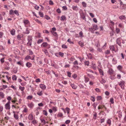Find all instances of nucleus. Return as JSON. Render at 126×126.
Returning <instances> with one entry per match:
<instances>
[{"label":"nucleus","mask_w":126,"mask_h":126,"mask_svg":"<svg viewBox=\"0 0 126 126\" xmlns=\"http://www.w3.org/2000/svg\"><path fill=\"white\" fill-rule=\"evenodd\" d=\"M19 89L22 91H23L25 89L24 87H22L21 86H20L19 87Z\"/></svg>","instance_id":"nucleus-27"},{"label":"nucleus","mask_w":126,"mask_h":126,"mask_svg":"<svg viewBox=\"0 0 126 126\" xmlns=\"http://www.w3.org/2000/svg\"><path fill=\"white\" fill-rule=\"evenodd\" d=\"M81 17L85 21H86V18L84 14H83V15L81 16Z\"/></svg>","instance_id":"nucleus-37"},{"label":"nucleus","mask_w":126,"mask_h":126,"mask_svg":"<svg viewBox=\"0 0 126 126\" xmlns=\"http://www.w3.org/2000/svg\"><path fill=\"white\" fill-rule=\"evenodd\" d=\"M72 8L74 10L77 11L78 9V8L77 6H74L73 5L72 6Z\"/></svg>","instance_id":"nucleus-9"},{"label":"nucleus","mask_w":126,"mask_h":126,"mask_svg":"<svg viewBox=\"0 0 126 126\" xmlns=\"http://www.w3.org/2000/svg\"><path fill=\"white\" fill-rule=\"evenodd\" d=\"M109 48L112 51L116 52L115 50V47L113 46H111L109 47Z\"/></svg>","instance_id":"nucleus-8"},{"label":"nucleus","mask_w":126,"mask_h":126,"mask_svg":"<svg viewBox=\"0 0 126 126\" xmlns=\"http://www.w3.org/2000/svg\"><path fill=\"white\" fill-rule=\"evenodd\" d=\"M10 101L8 102L5 105V108L6 109H10Z\"/></svg>","instance_id":"nucleus-4"},{"label":"nucleus","mask_w":126,"mask_h":126,"mask_svg":"<svg viewBox=\"0 0 126 126\" xmlns=\"http://www.w3.org/2000/svg\"><path fill=\"white\" fill-rule=\"evenodd\" d=\"M4 58H1L0 59V61H1V63H3L4 62Z\"/></svg>","instance_id":"nucleus-56"},{"label":"nucleus","mask_w":126,"mask_h":126,"mask_svg":"<svg viewBox=\"0 0 126 126\" xmlns=\"http://www.w3.org/2000/svg\"><path fill=\"white\" fill-rule=\"evenodd\" d=\"M95 90L97 92H100V90L99 88H96L95 89Z\"/></svg>","instance_id":"nucleus-63"},{"label":"nucleus","mask_w":126,"mask_h":126,"mask_svg":"<svg viewBox=\"0 0 126 126\" xmlns=\"http://www.w3.org/2000/svg\"><path fill=\"white\" fill-rule=\"evenodd\" d=\"M51 32L54 36L56 37L57 36V34L56 32H55L54 31H51Z\"/></svg>","instance_id":"nucleus-17"},{"label":"nucleus","mask_w":126,"mask_h":126,"mask_svg":"<svg viewBox=\"0 0 126 126\" xmlns=\"http://www.w3.org/2000/svg\"><path fill=\"white\" fill-rule=\"evenodd\" d=\"M67 76L69 77H71V73L69 71H68L67 72Z\"/></svg>","instance_id":"nucleus-44"},{"label":"nucleus","mask_w":126,"mask_h":126,"mask_svg":"<svg viewBox=\"0 0 126 126\" xmlns=\"http://www.w3.org/2000/svg\"><path fill=\"white\" fill-rule=\"evenodd\" d=\"M26 66L29 67V68L30 67H31L32 66V64L31 63H27L26 64Z\"/></svg>","instance_id":"nucleus-20"},{"label":"nucleus","mask_w":126,"mask_h":126,"mask_svg":"<svg viewBox=\"0 0 126 126\" xmlns=\"http://www.w3.org/2000/svg\"><path fill=\"white\" fill-rule=\"evenodd\" d=\"M114 71L112 69H109L108 72L109 74L111 75L113 73Z\"/></svg>","instance_id":"nucleus-14"},{"label":"nucleus","mask_w":126,"mask_h":126,"mask_svg":"<svg viewBox=\"0 0 126 126\" xmlns=\"http://www.w3.org/2000/svg\"><path fill=\"white\" fill-rule=\"evenodd\" d=\"M110 102L112 104L114 103V99L113 98H111L110 99Z\"/></svg>","instance_id":"nucleus-42"},{"label":"nucleus","mask_w":126,"mask_h":126,"mask_svg":"<svg viewBox=\"0 0 126 126\" xmlns=\"http://www.w3.org/2000/svg\"><path fill=\"white\" fill-rule=\"evenodd\" d=\"M119 84L122 89H124V82L123 81H120Z\"/></svg>","instance_id":"nucleus-6"},{"label":"nucleus","mask_w":126,"mask_h":126,"mask_svg":"<svg viewBox=\"0 0 126 126\" xmlns=\"http://www.w3.org/2000/svg\"><path fill=\"white\" fill-rule=\"evenodd\" d=\"M56 12L58 13H60L61 12V10L59 8H58L57 9Z\"/></svg>","instance_id":"nucleus-43"},{"label":"nucleus","mask_w":126,"mask_h":126,"mask_svg":"<svg viewBox=\"0 0 126 126\" xmlns=\"http://www.w3.org/2000/svg\"><path fill=\"white\" fill-rule=\"evenodd\" d=\"M119 18L120 19L122 20L123 19H126V17L125 16L122 15L120 16Z\"/></svg>","instance_id":"nucleus-19"},{"label":"nucleus","mask_w":126,"mask_h":126,"mask_svg":"<svg viewBox=\"0 0 126 126\" xmlns=\"http://www.w3.org/2000/svg\"><path fill=\"white\" fill-rule=\"evenodd\" d=\"M12 79L14 80H16L17 79V77L15 75H14L12 76Z\"/></svg>","instance_id":"nucleus-28"},{"label":"nucleus","mask_w":126,"mask_h":126,"mask_svg":"<svg viewBox=\"0 0 126 126\" xmlns=\"http://www.w3.org/2000/svg\"><path fill=\"white\" fill-rule=\"evenodd\" d=\"M43 114L47 116V111L46 110H43Z\"/></svg>","instance_id":"nucleus-36"},{"label":"nucleus","mask_w":126,"mask_h":126,"mask_svg":"<svg viewBox=\"0 0 126 126\" xmlns=\"http://www.w3.org/2000/svg\"><path fill=\"white\" fill-rule=\"evenodd\" d=\"M3 34L2 32H0V38L2 37Z\"/></svg>","instance_id":"nucleus-58"},{"label":"nucleus","mask_w":126,"mask_h":126,"mask_svg":"<svg viewBox=\"0 0 126 126\" xmlns=\"http://www.w3.org/2000/svg\"><path fill=\"white\" fill-rule=\"evenodd\" d=\"M45 18L47 20H48L50 19V17L47 15L45 16Z\"/></svg>","instance_id":"nucleus-54"},{"label":"nucleus","mask_w":126,"mask_h":126,"mask_svg":"<svg viewBox=\"0 0 126 126\" xmlns=\"http://www.w3.org/2000/svg\"><path fill=\"white\" fill-rule=\"evenodd\" d=\"M43 41V39H39L37 43L38 44H40Z\"/></svg>","instance_id":"nucleus-32"},{"label":"nucleus","mask_w":126,"mask_h":126,"mask_svg":"<svg viewBox=\"0 0 126 126\" xmlns=\"http://www.w3.org/2000/svg\"><path fill=\"white\" fill-rule=\"evenodd\" d=\"M72 77L74 79L76 78L77 77V75L76 74H74L72 76Z\"/></svg>","instance_id":"nucleus-60"},{"label":"nucleus","mask_w":126,"mask_h":126,"mask_svg":"<svg viewBox=\"0 0 126 126\" xmlns=\"http://www.w3.org/2000/svg\"><path fill=\"white\" fill-rule=\"evenodd\" d=\"M102 98V97L100 96H97V100H100Z\"/></svg>","instance_id":"nucleus-45"},{"label":"nucleus","mask_w":126,"mask_h":126,"mask_svg":"<svg viewBox=\"0 0 126 126\" xmlns=\"http://www.w3.org/2000/svg\"><path fill=\"white\" fill-rule=\"evenodd\" d=\"M99 71L100 74L102 75V76H104L103 72L102 70L101 69H99Z\"/></svg>","instance_id":"nucleus-24"},{"label":"nucleus","mask_w":126,"mask_h":126,"mask_svg":"<svg viewBox=\"0 0 126 126\" xmlns=\"http://www.w3.org/2000/svg\"><path fill=\"white\" fill-rule=\"evenodd\" d=\"M34 57L32 58L30 56H27L25 57V59L27 60L30 59L32 60H34Z\"/></svg>","instance_id":"nucleus-16"},{"label":"nucleus","mask_w":126,"mask_h":126,"mask_svg":"<svg viewBox=\"0 0 126 126\" xmlns=\"http://www.w3.org/2000/svg\"><path fill=\"white\" fill-rule=\"evenodd\" d=\"M62 7L63 10H66L67 9V8L66 6H63Z\"/></svg>","instance_id":"nucleus-41"},{"label":"nucleus","mask_w":126,"mask_h":126,"mask_svg":"<svg viewBox=\"0 0 126 126\" xmlns=\"http://www.w3.org/2000/svg\"><path fill=\"white\" fill-rule=\"evenodd\" d=\"M35 81L36 82H40V79L38 78L36 79Z\"/></svg>","instance_id":"nucleus-61"},{"label":"nucleus","mask_w":126,"mask_h":126,"mask_svg":"<svg viewBox=\"0 0 126 126\" xmlns=\"http://www.w3.org/2000/svg\"><path fill=\"white\" fill-rule=\"evenodd\" d=\"M95 46L97 47H98L100 46V45L98 41H97V42H96L95 44Z\"/></svg>","instance_id":"nucleus-23"},{"label":"nucleus","mask_w":126,"mask_h":126,"mask_svg":"<svg viewBox=\"0 0 126 126\" xmlns=\"http://www.w3.org/2000/svg\"><path fill=\"white\" fill-rule=\"evenodd\" d=\"M121 38L120 37L118 38L116 40V43L119 46H121V41L120 40Z\"/></svg>","instance_id":"nucleus-5"},{"label":"nucleus","mask_w":126,"mask_h":126,"mask_svg":"<svg viewBox=\"0 0 126 126\" xmlns=\"http://www.w3.org/2000/svg\"><path fill=\"white\" fill-rule=\"evenodd\" d=\"M23 22L25 27H27L30 25V23L29 21L27 20H24L23 21Z\"/></svg>","instance_id":"nucleus-3"},{"label":"nucleus","mask_w":126,"mask_h":126,"mask_svg":"<svg viewBox=\"0 0 126 126\" xmlns=\"http://www.w3.org/2000/svg\"><path fill=\"white\" fill-rule=\"evenodd\" d=\"M28 105L30 108H32L34 106V104L32 103L30 104H28Z\"/></svg>","instance_id":"nucleus-26"},{"label":"nucleus","mask_w":126,"mask_h":126,"mask_svg":"<svg viewBox=\"0 0 126 126\" xmlns=\"http://www.w3.org/2000/svg\"><path fill=\"white\" fill-rule=\"evenodd\" d=\"M67 111L68 114H69V112L70 109L68 108H66L65 109Z\"/></svg>","instance_id":"nucleus-39"},{"label":"nucleus","mask_w":126,"mask_h":126,"mask_svg":"<svg viewBox=\"0 0 126 126\" xmlns=\"http://www.w3.org/2000/svg\"><path fill=\"white\" fill-rule=\"evenodd\" d=\"M116 31L117 33H119L120 32V29L118 28H116Z\"/></svg>","instance_id":"nucleus-47"},{"label":"nucleus","mask_w":126,"mask_h":126,"mask_svg":"<svg viewBox=\"0 0 126 126\" xmlns=\"http://www.w3.org/2000/svg\"><path fill=\"white\" fill-rule=\"evenodd\" d=\"M79 37H83V33L82 31H80L79 33Z\"/></svg>","instance_id":"nucleus-35"},{"label":"nucleus","mask_w":126,"mask_h":126,"mask_svg":"<svg viewBox=\"0 0 126 126\" xmlns=\"http://www.w3.org/2000/svg\"><path fill=\"white\" fill-rule=\"evenodd\" d=\"M40 87L43 89H45L46 88L45 85L43 84H40Z\"/></svg>","instance_id":"nucleus-11"},{"label":"nucleus","mask_w":126,"mask_h":126,"mask_svg":"<svg viewBox=\"0 0 126 126\" xmlns=\"http://www.w3.org/2000/svg\"><path fill=\"white\" fill-rule=\"evenodd\" d=\"M48 45V44L47 42L43 43L41 46L44 47H47V46Z\"/></svg>","instance_id":"nucleus-15"},{"label":"nucleus","mask_w":126,"mask_h":126,"mask_svg":"<svg viewBox=\"0 0 126 126\" xmlns=\"http://www.w3.org/2000/svg\"><path fill=\"white\" fill-rule=\"evenodd\" d=\"M72 88L74 89H76L77 88V86L74 84H72L71 85Z\"/></svg>","instance_id":"nucleus-29"},{"label":"nucleus","mask_w":126,"mask_h":126,"mask_svg":"<svg viewBox=\"0 0 126 126\" xmlns=\"http://www.w3.org/2000/svg\"><path fill=\"white\" fill-rule=\"evenodd\" d=\"M6 64L7 65H8V66H7V65H6L5 67V68L6 70H9L10 68V67L8 66L9 65V64L7 62Z\"/></svg>","instance_id":"nucleus-18"},{"label":"nucleus","mask_w":126,"mask_h":126,"mask_svg":"<svg viewBox=\"0 0 126 126\" xmlns=\"http://www.w3.org/2000/svg\"><path fill=\"white\" fill-rule=\"evenodd\" d=\"M39 14L40 16L41 17H43V13L41 12H39Z\"/></svg>","instance_id":"nucleus-38"},{"label":"nucleus","mask_w":126,"mask_h":126,"mask_svg":"<svg viewBox=\"0 0 126 126\" xmlns=\"http://www.w3.org/2000/svg\"><path fill=\"white\" fill-rule=\"evenodd\" d=\"M33 98V96L32 95L28 96L27 98L28 99L31 100Z\"/></svg>","instance_id":"nucleus-34"},{"label":"nucleus","mask_w":126,"mask_h":126,"mask_svg":"<svg viewBox=\"0 0 126 126\" xmlns=\"http://www.w3.org/2000/svg\"><path fill=\"white\" fill-rule=\"evenodd\" d=\"M23 35L22 34L18 35L17 36V39L18 40H21V38L22 37Z\"/></svg>","instance_id":"nucleus-10"},{"label":"nucleus","mask_w":126,"mask_h":126,"mask_svg":"<svg viewBox=\"0 0 126 126\" xmlns=\"http://www.w3.org/2000/svg\"><path fill=\"white\" fill-rule=\"evenodd\" d=\"M73 64L74 65H78V62L77 61H75L73 63Z\"/></svg>","instance_id":"nucleus-64"},{"label":"nucleus","mask_w":126,"mask_h":126,"mask_svg":"<svg viewBox=\"0 0 126 126\" xmlns=\"http://www.w3.org/2000/svg\"><path fill=\"white\" fill-rule=\"evenodd\" d=\"M122 68V67L120 65H118L117 67L118 69L120 70Z\"/></svg>","instance_id":"nucleus-51"},{"label":"nucleus","mask_w":126,"mask_h":126,"mask_svg":"<svg viewBox=\"0 0 126 126\" xmlns=\"http://www.w3.org/2000/svg\"><path fill=\"white\" fill-rule=\"evenodd\" d=\"M27 39L28 41V42L27 44H28L30 46H31L32 45V37L31 35H29L28 36Z\"/></svg>","instance_id":"nucleus-2"},{"label":"nucleus","mask_w":126,"mask_h":126,"mask_svg":"<svg viewBox=\"0 0 126 126\" xmlns=\"http://www.w3.org/2000/svg\"><path fill=\"white\" fill-rule=\"evenodd\" d=\"M41 120L42 122L44 124H45L46 123V122L43 119H41Z\"/></svg>","instance_id":"nucleus-55"},{"label":"nucleus","mask_w":126,"mask_h":126,"mask_svg":"<svg viewBox=\"0 0 126 126\" xmlns=\"http://www.w3.org/2000/svg\"><path fill=\"white\" fill-rule=\"evenodd\" d=\"M105 52L106 54H109L110 52V50H107L105 51Z\"/></svg>","instance_id":"nucleus-46"},{"label":"nucleus","mask_w":126,"mask_h":126,"mask_svg":"<svg viewBox=\"0 0 126 126\" xmlns=\"http://www.w3.org/2000/svg\"><path fill=\"white\" fill-rule=\"evenodd\" d=\"M0 96L2 98H4V95L3 92H0Z\"/></svg>","instance_id":"nucleus-22"},{"label":"nucleus","mask_w":126,"mask_h":126,"mask_svg":"<svg viewBox=\"0 0 126 126\" xmlns=\"http://www.w3.org/2000/svg\"><path fill=\"white\" fill-rule=\"evenodd\" d=\"M62 47L63 48H67V47L64 44L62 45Z\"/></svg>","instance_id":"nucleus-49"},{"label":"nucleus","mask_w":126,"mask_h":126,"mask_svg":"<svg viewBox=\"0 0 126 126\" xmlns=\"http://www.w3.org/2000/svg\"><path fill=\"white\" fill-rule=\"evenodd\" d=\"M70 120H67L65 122V123L66 124H69L70 122Z\"/></svg>","instance_id":"nucleus-57"},{"label":"nucleus","mask_w":126,"mask_h":126,"mask_svg":"<svg viewBox=\"0 0 126 126\" xmlns=\"http://www.w3.org/2000/svg\"><path fill=\"white\" fill-rule=\"evenodd\" d=\"M89 14L90 15V16L92 17H94V15L92 13H89Z\"/></svg>","instance_id":"nucleus-59"},{"label":"nucleus","mask_w":126,"mask_h":126,"mask_svg":"<svg viewBox=\"0 0 126 126\" xmlns=\"http://www.w3.org/2000/svg\"><path fill=\"white\" fill-rule=\"evenodd\" d=\"M33 115L32 114H30L29 115L28 117V118L29 120H32L33 119Z\"/></svg>","instance_id":"nucleus-12"},{"label":"nucleus","mask_w":126,"mask_h":126,"mask_svg":"<svg viewBox=\"0 0 126 126\" xmlns=\"http://www.w3.org/2000/svg\"><path fill=\"white\" fill-rule=\"evenodd\" d=\"M15 14L17 16H19V14L18 11L17 10L14 11L12 9H11L9 11V14L10 15H13Z\"/></svg>","instance_id":"nucleus-1"},{"label":"nucleus","mask_w":126,"mask_h":126,"mask_svg":"<svg viewBox=\"0 0 126 126\" xmlns=\"http://www.w3.org/2000/svg\"><path fill=\"white\" fill-rule=\"evenodd\" d=\"M67 41L70 44H73V42H72L71 41L70 39H68L67 40Z\"/></svg>","instance_id":"nucleus-62"},{"label":"nucleus","mask_w":126,"mask_h":126,"mask_svg":"<svg viewBox=\"0 0 126 126\" xmlns=\"http://www.w3.org/2000/svg\"><path fill=\"white\" fill-rule=\"evenodd\" d=\"M23 33L24 34H28L30 33V31L28 30V28H27L25 32H23Z\"/></svg>","instance_id":"nucleus-25"},{"label":"nucleus","mask_w":126,"mask_h":126,"mask_svg":"<svg viewBox=\"0 0 126 126\" xmlns=\"http://www.w3.org/2000/svg\"><path fill=\"white\" fill-rule=\"evenodd\" d=\"M66 20V18L64 16H62L61 17V21H64Z\"/></svg>","instance_id":"nucleus-13"},{"label":"nucleus","mask_w":126,"mask_h":126,"mask_svg":"<svg viewBox=\"0 0 126 126\" xmlns=\"http://www.w3.org/2000/svg\"><path fill=\"white\" fill-rule=\"evenodd\" d=\"M111 120L110 119H108L107 121V123L108 124H109L110 125L111 124Z\"/></svg>","instance_id":"nucleus-40"},{"label":"nucleus","mask_w":126,"mask_h":126,"mask_svg":"<svg viewBox=\"0 0 126 126\" xmlns=\"http://www.w3.org/2000/svg\"><path fill=\"white\" fill-rule=\"evenodd\" d=\"M49 3L50 5H52L54 4V3L51 0H50L49 1Z\"/></svg>","instance_id":"nucleus-48"},{"label":"nucleus","mask_w":126,"mask_h":126,"mask_svg":"<svg viewBox=\"0 0 126 126\" xmlns=\"http://www.w3.org/2000/svg\"><path fill=\"white\" fill-rule=\"evenodd\" d=\"M85 64V65L88 66L89 65V62L88 61H86L84 63Z\"/></svg>","instance_id":"nucleus-52"},{"label":"nucleus","mask_w":126,"mask_h":126,"mask_svg":"<svg viewBox=\"0 0 126 126\" xmlns=\"http://www.w3.org/2000/svg\"><path fill=\"white\" fill-rule=\"evenodd\" d=\"M28 51H29V54L30 55H32L33 54V53L32 52V51L31 50H28Z\"/></svg>","instance_id":"nucleus-53"},{"label":"nucleus","mask_w":126,"mask_h":126,"mask_svg":"<svg viewBox=\"0 0 126 126\" xmlns=\"http://www.w3.org/2000/svg\"><path fill=\"white\" fill-rule=\"evenodd\" d=\"M82 4L83 7H85L86 6V4L84 2H82Z\"/></svg>","instance_id":"nucleus-30"},{"label":"nucleus","mask_w":126,"mask_h":126,"mask_svg":"<svg viewBox=\"0 0 126 126\" xmlns=\"http://www.w3.org/2000/svg\"><path fill=\"white\" fill-rule=\"evenodd\" d=\"M93 28L95 30H96L98 29V28L97 25L94 24L93 25Z\"/></svg>","instance_id":"nucleus-21"},{"label":"nucleus","mask_w":126,"mask_h":126,"mask_svg":"<svg viewBox=\"0 0 126 126\" xmlns=\"http://www.w3.org/2000/svg\"><path fill=\"white\" fill-rule=\"evenodd\" d=\"M97 105V103L96 104L95 103H94L93 105V107H94L95 108V109L96 106Z\"/></svg>","instance_id":"nucleus-50"},{"label":"nucleus","mask_w":126,"mask_h":126,"mask_svg":"<svg viewBox=\"0 0 126 126\" xmlns=\"http://www.w3.org/2000/svg\"><path fill=\"white\" fill-rule=\"evenodd\" d=\"M14 116L15 119L16 120L18 119V115H16L15 114H14Z\"/></svg>","instance_id":"nucleus-33"},{"label":"nucleus","mask_w":126,"mask_h":126,"mask_svg":"<svg viewBox=\"0 0 126 126\" xmlns=\"http://www.w3.org/2000/svg\"><path fill=\"white\" fill-rule=\"evenodd\" d=\"M85 82L86 83L87 82H88L89 80V78L88 77H85Z\"/></svg>","instance_id":"nucleus-31"},{"label":"nucleus","mask_w":126,"mask_h":126,"mask_svg":"<svg viewBox=\"0 0 126 126\" xmlns=\"http://www.w3.org/2000/svg\"><path fill=\"white\" fill-rule=\"evenodd\" d=\"M15 30L14 29H13L10 31L11 34L13 35H14L15 34Z\"/></svg>","instance_id":"nucleus-7"}]
</instances>
